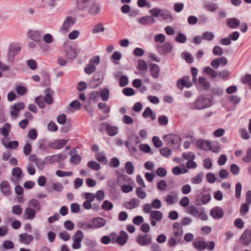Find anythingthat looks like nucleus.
Listing matches in <instances>:
<instances>
[{"label":"nucleus","instance_id":"15","mask_svg":"<svg viewBox=\"0 0 251 251\" xmlns=\"http://www.w3.org/2000/svg\"><path fill=\"white\" fill-rule=\"evenodd\" d=\"M65 51L67 57L70 59L76 57L79 53L77 49L71 46L66 47Z\"/></svg>","mask_w":251,"mask_h":251},{"label":"nucleus","instance_id":"22","mask_svg":"<svg viewBox=\"0 0 251 251\" xmlns=\"http://www.w3.org/2000/svg\"><path fill=\"white\" fill-rule=\"evenodd\" d=\"M46 95L44 97V100L48 104H50L53 102L52 95H53L54 92L50 88L45 90Z\"/></svg>","mask_w":251,"mask_h":251},{"label":"nucleus","instance_id":"60","mask_svg":"<svg viewBox=\"0 0 251 251\" xmlns=\"http://www.w3.org/2000/svg\"><path fill=\"white\" fill-rule=\"evenodd\" d=\"M27 65L31 70H35L37 67V62L34 59H29L26 62Z\"/></svg>","mask_w":251,"mask_h":251},{"label":"nucleus","instance_id":"42","mask_svg":"<svg viewBox=\"0 0 251 251\" xmlns=\"http://www.w3.org/2000/svg\"><path fill=\"white\" fill-rule=\"evenodd\" d=\"M175 40L176 42L181 44L185 43L187 40L186 36L182 33H179L175 37Z\"/></svg>","mask_w":251,"mask_h":251},{"label":"nucleus","instance_id":"45","mask_svg":"<svg viewBox=\"0 0 251 251\" xmlns=\"http://www.w3.org/2000/svg\"><path fill=\"white\" fill-rule=\"evenodd\" d=\"M137 70L140 71H147L148 70V65L146 62L142 59H139L137 66Z\"/></svg>","mask_w":251,"mask_h":251},{"label":"nucleus","instance_id":"23","mask_svg":"<svg viewBox=\"0 0 251 251\" xmlns=\"http://www.w3.org/2000/svg\"><path fill=\"white\" fill-rule=\"evenodd\" d=\"M150 74L154 78H156L159 76L160 68L156 64H151L150 67Z\"/></svg>","mask_w":251,"mask_h":251},{"label":"nucleus","instance_id":"48","mask_svg":"<svg viewBox=\"0 0 251 251\" xmlns=\"http://www.w3.org/2000/svg\"><path fill=\"white\" fill-rule=\"evenodd\" d=\"M113 207V205L112 203L108 200L104 201L101 205L102 209L105 211H109L111 210Z\"/></svg>","mask_w":251,"mask_h":251},{"label":"nucleus","instance_id":"63","mask_svg":"<svg viewBox=\"0 0 251 251\" xmlns=\"http://www.w3.org/2000/svg\"><path fill=\"white\" fill-rule=\"evenodd\" d=\"M44 81L42 83V86H48L50 84V76L49 74L45 73L43 75Z\"/></svg>","mask_w":251,"mask_h":251},{"label":"nucleus","instance_id":"28","mask_svg":"<svg viewBox=\"0 0 251 251\" xmlns=\"http://www.w3.org/2000/svg\"><path fill=\"white\" fill-rule=\"evenodd\" d=\"M205 74L210 78L214 79L218 76V73L210 67H205Z\"/></svg>","mask_w":251,"mask_h":251},{"label":"nucleus","instance_id":"43","mask_svg":"<svg viewBox=\"0 0 251 251\" xmlns=\"http://www.w3.org/2000/svg\"><path fill=\"white\" fill-rule=\"evenodd\" d=\"M67 154L61 153L51 155L52 159H53L54 162H59L60 160H64L67 158Z\"/></svg>","mask_w":251,"mask_h":251},{"label":"nucleus","instance_id":"50","mask_svg":"<svg viewBox=\"0 0 251 251\" xmlns=\"http://www.w3.org/2000/svg\"><path fill=\"white\" fill-rule=\"evenodd\" d=\"M214 98L212 95L209 96L207 95V97H205V108L209 107L214 103Z\"/></svg>","mask_w":251,"mask_h":251},{"label":"nucleus","instance_id":"14","mask_svg":"<svg viewBox=\"0 0 251 251\" xmlns=\"http://www.w3.org/2000/svg\"><path fill=\"white\" fill-rule=\"evenodd\" d=\"M128 238L127 233L126 231L122 230L120 232V235L116 238L115 242L121 246H124L126 244Z\"/></svg>","mask_w":251,"mask_h":251},{"label":"nucleus","instance_id":"36","mask_svg":"<svg viewBox=\"0 0 251 251\" xmlns=\"http://www.w3.org/2000/svg\"><path fill=\"white\" fill-rule=\"evenodd\" d=\"M194 248L198 251H201L204 250V241L203 240H195L193 242Z\"/></svg>","mask_w":251,"mask_h":251},{"label":"nucleus","instance_id":"26","mask_svg":"<svg viewBox=\"0 0 251 251\" xmlns=\"http://www.w3.org/2000/svg\"><path fill=\"white\" fill-rule=\"evenodd\" d=\"M171 194L168 195L165 198V201L168 205H172L175 201H177V195L175 192H171Z\"/></svg>","mask_w":251,"mask_h":251},{"label":"nucleus","instance_id":"61","mask_svg":"<svg viewBox=\"0 0 251 251\" xmlns=\"http://www.w3.org/2000/svg\"><path fill=\"white\" fill-rule=\"evenodd\" d=\"M195 203L198 205L204 204V194H203L202 192L201 193L200 195L197 196L195 199Z\"/></svg>","mask_w":251,"mask_h":251},{"label":"nucleus","instance_id":"25","mask_svg":"<svg viewBox=\"0 0 251 251\" xmlns=\"http://www.w3.org/2000/svg\"><path fill=\"white\" fill-rule=\"evenodd\" d=\"M140 200L137 198H132L129 201L125 207L128 209H132L138 207L140 204Z\"/></svg>","mask_w":251,"mask_h":251},{"label":"nucleus","instance_id":"3","mask_svg":"<svg viewBox=\"0 0 251 251\" xmlns=\"http://www.w3.org/2000/svg\"><path fill=\"white\" fill-rule=\"evenodd\" d=\"M152 236L149 234H139L135 241L140 246H149L152 243Z\"/></svg>","mask_w":251,"mask_h":251},{"label":"nucleus","instance_id":"10","mask_svg":"<svg viewBox=\"0 0 251 251\" xmlns=\"http://www.w3.org/2000/svg\"><path fill=\"white\" fill-rule=\"evenodd\" d=\"M210 215L214 219H220L224 215V210L222 207L216 206L210 210Z\"/></svg>","mask_w":251,"mask_h":251},{"label":"nucleus","instance_id":"13","mask_svg":"<svg viewBox=\"0 0 251 251\" xmlns=\"http://www.w3.org/2000/svg\"><path fill=\"white\" fill-rule=\"evenodd\" d=\"M192 109L201 110L204 109V96L201 95L191 104Z\"/></svg>","mask_w":251,"mask_h":251},{"label":"nucleus","instance_id":"1","mask_svg":"<svg viewBox=\"0 0 251 251\" xmlns=\"http://www.w3.org/2000/svg\"><path fill=\"white\" fill-rule=\"evenodd\" d=\"M116 184L121 188H133L134 182L131 178L126 175H119L116 180L113 179L109 180L108 182V186L114 188Z\"/></svg>","mask_w":251,"mask_h":251},{"label":"nucleus","instance_id":"11","mask_svg":"<svg viewBox=\"0 0 251 251\" xmlns=\"http://www.w3.org/2000/svg\"><path fill=\"white\" fill-rule=\"evenodd\" d=\"M241 243L244 246H248L251 242V230L246 229L240 236Z\"/></svg>","mask_w":251,"mask_h":251},{"label":"nucleus","instance_id":"54","mask_svg":"<svg viewBox=\"0 0 251 251\" xmlns=\"http://www.w3.org/2000/svg\"><path fill=\"white\" fill-rule=\"evenodd\" d=\"M81 160V157L78 154L73 155L70 159V162L72 164L78 165Z\"/></svg>","mask_w":251,"mask_h":251},{"label":"nucleus","instance_id":"27","mask_svg":"<svg viewBox=\"0 0 251 251\" xmlns=\"http://www.w3.org/2000/svg\"><path fill=\"white\" fill-rule=\"evenodd\" d=\"M28 205L29 207L33 208L36 211H38L41 209V205L39 201L35 199L30 200Z\"/></svg>","mask_w":251,"mask_h":251},{"label":"nucleus","instance_id":"16","mask_svg":"<svg viewBox=\"0 0 251 251\" xmlns=\"http://www.w3.org/2000/svg\"><path fill=\"white\" fill-rule=\"evenodd\" d=\"M138 23L142 25H151L156 22V20L151 16L142 17L138 19Z\"/></svg>","mask_w":251,"mask_h":251},{"label":"nucleus","instance_id":"62","mask_svg":"<svg viewBox=\"0 0 251 251\" xmlns=\"http://www.w3.org/2000/svg\"><path fill=\"white\" fill-rule=\"evenodd\" d=\"M223 49L218 46H215L212 50V53L216 56H221L223 54Z\"/></svg>","mask_w":251,"mask_h":251},{"label":"nucleus","instance_id":"21","mask_svg":"<svg viewBox=\"0 0 251 251\" xmlns=\"http://www.w3.org/2000/svg\"><path fill=\"white\" fill-rule=\"evenodd\" d=\"M240 21L236 18L226 19V25L230 29L236 28L240 25Z\"/></svg>","mask_w":251,"mask_h":251},{"label":"nucleus","instance_id":"8","mask_svg":"<svg viewBox=\"0 0 251 251\" xmlns=\"http://www.w3.org/2000/svg\"><path fill=\"white\" fill-rule=\"evenodd\" d=\"M75 23V20L72 17L68 16L64 21L60 31H63L64 33H67L70 30V27Z\"/></svg>","mask_w":251,"mask_h":251},{"label":"nucleus","instance_id":"57","mask_svg":"<svg viewBox=\"0 0 251 251\" xmlns=\"http://www.w3.org/2000/svg\"><path fill=\"white\" fill-rule=\"evenodd\" d=\"M140 150L145 153H151V154L153 153V152L151 151L150 146L146 144L140 145Z\"/></svg>","mask_w":251,"mask_h":251},{"label":"nucleus","instance_id":"37","mask_svg":"<svg viewBox=\"0 0 251 251\" xmlns=\"http://www.w3.org/2000/svg\"><path fill=\"white\" fill-rule=\"evenodd\" d=\"M96 159L100 163L106 165L108 163V160L106 156L101 152H99L96 156Z\"/></svg>","mask_w":251,"mask_h":251},{"label":"nucleus","instance_id":"4","mask_svg":"<svg viewBox=\"0 0 251 251\" xmlns=\"http://www.w3.org/2000/svg\"><path fill=\"white\" fill-rule=\"evenodd\" d=\"M104 130H105L107 134L110 136H115L118 132V127L112 126L107 122H103L100 125L99 130L102 132Z\"/></svg>","mask_w":251,"mask_h":251},{"label":"nucleus","instance_id":"39","mask_svg":"<svg viewBox=\"0 0 251 251\" xmlns=\"http://www.w3.org/2000/svg\"><path fill=\"white\" fill-rule=\"evenodd\" d=\"M250 203L245 202L241 204L240 208V214L241 215H244L247 213L250 208Z\"/></svg>","mask_w":251,"mask_h":251},{"label":"nucleus","instance_id":"55","mask_svg":"<svg viewBox=\"0 0 251 251\" xmlns=\"http://www.w3.org/2000/svg\"><path fill=\"white\" fill-rule=\"evenodd\" d=\"M152 141L154 146L157 148H161L163 146V142L160 140L158 136H153L152 139Z\"/></svg>","mask_w":251,"mask_h":251},{"label":"nucleus","instance_id":"49","mask_svg":"<svg viewBox=\"0 0 251 251\" xmlns=\"http://www.w3.org/2000/svg\"><path fill=\"white\" fill-rule=\"evenodd\" d=\"M162 9H159L157 7L153 8L149 10V13L151 14V16L153 18L155 17L157 18L160 16L161 12L162 11Z\"/></svg>","mask_w":251,"mask_h":251},{"label":"nucleus","instance_id":"46","mask_svg":"<svg viewBox=\"0 0 251 251\" xmlns=\"http://www.w3.org/2000/svg\"><path fill=\"white\" fill-rule=\"evenodd\" d=\"M128 139L129 141H130L131 143L132 142L134 143L135 145H137L140 142L139 137L134 133L130 134L128 136Z\"/></svg>","mask_w":251,"mask_h":251},{"label":"nucleus","instance_id":"9","mask_svg":"<svg viewBox=\"0 0 251 251\" xmlns=\"http://www.w3.org/2000/svg\"><path fill=\"white\" fill-rule=\"evenodd\" d=\"M186 212L188 214L204 220V212L202 211H200L194 205H190L186 208Z\"/></svg>","mask_w":251,"mask_h":251},{"label":"nucleus","instance_id":"20","mask_svg":"<svg viewBox=\"0 0 251 251\" xmlns=\"http://www.w3.org/2000/svg\"><path fill=\"white\" fill-rule=\"evenodd\" d=\"M160 16L167 23H171L173 20L171 12L166 9H162Z\"/></svg>","mask_w":251,"mask_h":251},{"label":"nucleus","instance_id":"47","mask_svg":"<svg viewBox=\"0 0 251 251\" xmlns=\"http://www.w3.org/2000/svg\"><path fill=\"white\" fill-rule=\"evenodd\" d=\"M96 67L93 64H88L87 66L84 68V72L87 75H91L95 72Z\"/></svg>","mask_w":251,"mask_h":251},{"label":"nucleus","instance_id":"24","mask_svg":"<svg viewBox=\"0 0 251 251\" xmlns=\"http://www.w3.org/2000/svg\"><path fill=\"white\" fill-rule=\"evenodd\" d=\"M36 211L31 207H27L25 209L24 213V218L25 219L32 220L36 216Z\"/></svg>","mask_w":251,"mask_h":251},{"label":"nucleus","instance_id":"59","mask_svg":"<svg viewBox=\"0 0 251 251\" xmlns=\"http://www.w3.org/2000/svg\"><path fill=\"white\" fill-rule=\"evenodd\" d=\"M144 221V218L140 215L134 217L132 219L133 223L136 226H139Z\"/></svg>","mask_w":251,"mask_h":251},{"label":"nucleus","instance_id":"31","mask_svg":"<svg viewBox=\"0 0 251 251\" xmlns=\"http://www.w3.org/2000/svg\"><path fill=\"white\" fill-rule=\"evenodd\" d=\"M89 7V9L88 12L90 14L96 15L100 12V6L98 4L94 3V2H93V4Z\"/></svg>","mask_w":251,"mask_h":251},{"label":"nucleus","instance_id":"35","mask_svg":"<svg viewBox=\"0 0 251 251\" xmlns=\"http://www.w3.org/2000/svg\"><path fill=\"white\" fill-rule=\"evenodd\" d=\"M205 8L208 11L214 12L218 8V6L216 4L213 2H208L205 3Z\"/></svg>","mask_w":251,"mask_h":251},{"label":"nucleus","instance_id":"17","mask_svg":"<svg viewBox=\"0 0 251 251\" xmlns=\"http://www.w3.org/2000/svg\"><path fill=\"white\" fill-rule=\"evenodd\" d=\"M27 34L31 40L35 42L42 41V33L40 31H29Z\"/></svg>","mask_w":251,"mask_h":251},{"label":"nucleus","instance_id":"7","mask_svg":"<svg viewBox=\"0 0 251 251\" xmlns=\"http://www.w3.org/2000/svg\"><path fill=\"white\" fill-rule=\"evenodd\" d=\"M156 49L159 54L165 55L167 53H171L173 50L172 45L168 42L156 46Z\"/></svg>","mask_w":251,"mask_h":251},{"label":"nucleus","instance_id":"32","mask_svg":"<svg viewBox=\"0 0 251 251\" xmlns=\"http://www.w3.org/2000/svg\"><path fill=\"white\" fill-rule=\"evenodd\" d=\"M2 143L6 148L12 150L17 149L19 146V142L17 141H11L8 143L3 142Z\"/></svg>","mask_w":251,"mask_h":251},{"label":"nucleus","instance_id":"34","mask_svg":"<svg viewBox=\"0 0 251 251\" xmlns=\"http://www.w3.org/2000/svg\"><path fill=\"white\" fill-rule=\"evenodd\" d=\"M100 97L103 101L108 100L109 98V91L107 88L103 89L100 93Z\"/></svg>","mask_w":251,"mask_h":251},{"label":"nucleus","instance_id":"44","mask_svg":"<svg viewBox=\"0 0 251 251\" xmlns=\"http://www.w3.org/2000/svg\"><path fill=\"white\" fill-rule=\"evenodd\" d=\"M129 83L128 78L126 75H121L119 78V85L121 87L126 86Z\"/></svg>","mask_w":251,"mask_h":251},{"label":"nucleus","instance_id":"19","mask_svg":"<svg viewBox=\"0 0 251 251\" xmlns=\"http://www.w3.org/2000/svg\"><path fill=\"white\" fill-rule=\"evenodd\" d=\"M34 239L33 236L30 234H27L25 233L24 234H21L19 235V241L20 243H24L26 245H28L33 241Z\"/></svg>","mask_w":251,"mask_h":251},{"label":"nucleus","instance_id":"29","mask_svg":"<svg viewBox=\"0 0 251 251\" xmlns=\"http://www.w3.org/2000/svg\"><path fill=\"white\" fill-rule=\"evenodd\" d=\"M163 218L162 213L158 210H153L151 212V219H154L157 221H160Z\"/></svg>","mask_w":251,"mask_h":251},{"label":"nucleus","instance_id":"40","mask_svg":"<svg viewBox=\"0 0 251 251\" xmlns=\"http://www.w3.org/2000/svg\"><path fill=\"white\" fill-rule=\"evenodd\" d=\"M181 57L185 59L187 63L191 64L193 62L192 55L188 52H183L181 54Z\"/></svg>","mask_w":251,"mask_h":251},{"label":"nucleus","instance_id":"38","mask_svg":"<svg viewBox=\"0 0 251 251\" xmlns=\"http://www.w3.org/2000/svg\"><path fill=\"white\" fill-rule=\"evenodd\" d=\"M87 166L91 170L98 171L100 168L99 163L95 161H90L87 163Z\"/></svg>","mask_w":251,"mask_h":251},{"label":"nucleus","instance_id":"64","mask_svg":"<svg viewBox=\"0 0 251 251\" xmlns=\"http://www.w3.org/2000/svg\"><path fill=\"white\" fill-rule=\"evenodd\" d=\"M242 160L244 162L249 163L251 162V148L247 150L246 155L244 156Z\"/></svg>","mask_w":251,"mask_h":251},{"label":"nucleus","instance_id":"5","mask_svg":"<svg viewBox=\"0 0 251 251\" xmlns=\"http://www.w3.org/2000/svg\"><path fill=\"white\" fill-rule=\"evenodd\" d=\"M21 50L20 46L17 44H11L9 46L7 59L9 62H12L14 57Z\"/></svg>","mask_w":251,"mask_h":251},{"label":"nucleus","instance_id":"18","mask_svg":"<svg viewBox=\"0 0 251 251\" xmlns=\"http://www.w3.org/2000/svg\"><path fill=\"white\" fill-rule=\"evenodd\" d=\"M92 0H77V6L81 10H85L87 8L93 4Z\"/></svg>","mask_w":251,"mask_h":251},{"label":"nucleus","instance_id":"56","mask_svg":"<svg viewBox=\"0 0 251 251\" xmlns=\"http://www.w3.org/2000/svg\"><path fill=\"white\" fill-rule=\"evenodd\" d=\"M123 93L126 96H132L135 94L134 90L131 87H126L123 89Z\"/></svg>","mask_w":251,"mask_h":251},{"label":"nucleus","instance_id":"30","mask_svg":"<svg viewBox=\"0 0 251 251\" xmlns=\"http://www.w3.org/2000/svg\"><path fill=\"white\" fill-rule=\"evenodd\" d=\"M12 174L13 177L20 178L21 179H23L24 176V174L20 167L14 168L12 171Z\"/></svg>","mask_w":251,"mask_h":251},{"label":"nucleus","instance_id":"51","mask_svg":"<svg viewBox=\"0 0 251 251\" xmlns=\"http://www.w3.org/2000/svg\"><path fill=\"white\" fill-rule=\"evenodd\" d=\"M160 152L162 156L165 157H168L171 155L172 154V150L167 147H165L161 149L160 150Z\"/></svg>","mask_w":251,"mask_h":251},{"label":"nucleus","instance_id":"58","mask_svg":"<svg viewBox=\"0 0 251 251\" xmlns=\"http://www.w3.org/2000/svg\"><path fill=\"white\" fill-rule=\"evenodd\" d=\"M203 177V174L200 173L196 176L193 177L191 179V182L194 184H199L201 182Z\"/></svg>","mask_w":251,"mask_h":251},{"label":"nucleus","instance_id":"52","mask_svg":"<svg viewBox=\"0 0 251 251\" xmlns=\"http://www.w3.org/2000/svg\"><path fill=\"white\" fill-rule=\"evenodd\" d=\"M228 99L234 105L238 104L241 101V98L236 95H229Z\"/></svg>","mask_w":251,"mask_h":251},{"label":"nucleus","instance_id":"41","mask_svg":"<svg viewBox=\"0 0 251 251\" xmlns=\"http://www.w3.org/2000/svg\"><path fill=\"white\" fill-rule=\"evenodd\" d=\"M125 168L128 175H131L133 173L134 167L132 162L130 161L126 162L125 164Z\"/></svg>","mask_w":251,"mask_h":251},{"label":"nucleus","instance_id":"6","mask_svg":"<svg viewBox=\"0 0 251 251\" xmlns=\"http://www.w3.org/2000/svg\"><path fill=\"white\" fill-rule=\"evenodd\" d=\"M106 220L101 217L94 218L92 224L86 225L85 229L98 228L103 226L106 224Z\"/></svg>","mask_w":251,"mask_h":251},{"label":"nucleus","instance_id":"2","mask_svg":"<svg viewBox=\"0 0 251 251\" xmlns=\"http://www.w3.org/2000/svg\"><path fill=\"white\" fill-rule=\"evenodd\" d=\"M163 139L165 141L171 142L173 146L174 149L178 150L181 145L182 139L180 136L176 134L169 133L166 134L163 136Z\"/></svg>","mask_w":251,"mask_h":251},{"label":"nucleus","instance_id":"53","mask_svg":"<svg viewBox=\"0 0 251 251\" xmlns=\"http://www.w3.org/2000/svg\"><path fill=\"white\" fill-rule=\"evenodd\" d=\"M105 30L104 27L103 26L101 23H99L96 25L92 29L93 33H98L99 32H103Z\"/></svg>","mask_w":251,"mask_h":251},{"label":"nucleus","instance_id":"33","mask_svg":"<svg viewBox=\"0 0 251 251\" xmlns=\"http://www.w3.org/2000/svg\"><path fill=\"white\" fill-rule=\"evenodd\" d=\"M11 125L8 123L4 124L3 126L1 128V134L5 137H7L10 132Z\"/></svg>","mask_w":251,"mask_h":251},{"label":"nucleus","instance_id":"12","mask_svg":"<svg viewBox=\"0 0 251 251\" xmlns=\"http://www.w3.org/2000/svg\"><path fill=\"white\" fill-rule=\"evenodd\" d=\"M205 151H211L213 152H219L221 149L218 143L214 142L211 143L209 141L205 140Z\"/></svg>","mask_w":251,"mask_h":251}]
</instances>
